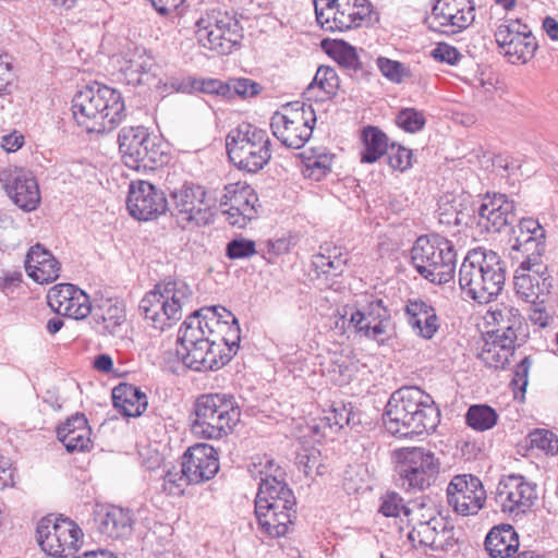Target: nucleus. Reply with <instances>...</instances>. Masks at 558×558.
<instances>
[{"instance_id":"obj_1","label":"nucleus","mask_w":558,"mask_h":558,"mask_svg":"<svg viewBox=\"0 0 558 558\" xmlns=\"http://www.w3.org/2000/svg\"><path fill=\"white\" fill-rule=\"evenodd\" d=\"M439 420L440 413L432 397L417 387L395 391L384 413L387 432L401 438L434 430Z\"/></svg>"},{"instance_id":"obj_2","label":"nucleus","mask_w":558,"mask_h":558,"mask_svg":"<svg viewBox=\"0 0 558 558\" xmlns=\"http://www.w3.org/2000/svg\"><path fill=\"white\" fill-rule=\"evenodd\" d=\"M192 292L185 283L170 282L162 291L159 286L142 299L145 333L150 342L145 347L147 357L159 359L157 352L165 347L163 331L172 326L182 316V308L191 301Z\"/></svg>"},{"instance_id":"obj_3","label":"nucleus","mask_w":558,"mask_h":558,"mask_svg":"<svg viewBox=\"0 0 558 558\" xmlns=\"http://www.w3.org/2000/svg\"><path fill=\"white\" fill-rule=\"evenodd\" d=\"M124 111L120 92L98 82L86 85L72 99L73 117L88 133L114 130L123 120Z\"/></svg>"},{"instance_id":"obj_4","label":"nucleus","mask_w":558,"mask_h":558,"mask_svg":"<svg viewBox=\"0 0 558 558\" xmlns=\"http://www.w3.org/2000/svg\"><path fill=\"white\" fill-rule=\"evenodd\" d=\"M506 282V264L494 251L476 247L468 252L459 269V286L480 304L494 301Z\"/></svg>"},{"instance_id":"obj_5","label":"nucleus","mask_w":558,"mask_h":558,"mask_svg":"<svg viewBox=\"0 0 558 558\" xmlns=\"http://www.w3.org/2000/svg\"><path fill=\"white\" fill-rule=\"evenodd\" d=\"M205 310L195 311L185 318L177 339L180 345L177 353L183 364L197 372L218 369L230 361V355L219 354L213 347L215 340L208 335L211 327L206 323Z\"/></svg>"},{"instance_id":"obj_6","label":"nucleus","mask_w":558,"mask_h":558,"mask_svg":"<svg viewBox=\"0 0 558 558\" xmlns=\"http://www.w3.org/2000/svg\"><path fill=\"white\" fill-rule=\"evenodd\" d=\"M411 260L422 277L433 283L444 284L453 278L457 253L452 242L445 236L426 234L414 242Z\"/></svg>"},{"instance_id":"obj_7","label":"nucleus","mask_w":558,"mask_h":558,"mask_svg":"<svg viewBox=\"0 0 558 558\" xmlns=\"http://www.w3.org/2000/svg\"><path fill=\"white\" fill-rule=\"evenodd\" d=\"M194 413L192 432L206 439H220L227 436L233 430L241 416V410L234 398L220 393L203 395L197 398Z\"/></svg>"},{"instance_id":"obj_8","label":"nucleus","mask_w":558,"mask_h":558,"mask_svg":"<svg viewBox=\"0 0 558 558\" xmlns=\"http://www.w3.org/2000/svg\"><path fill=\"white\" fill-rule=\"evenodd\" d=\"M230 161L239 169L257 172L271 158L270 138L267 131L251 123H241L226 137Z\"/></svg>"},{"instance_id":"obj_9","label":"nucleus","mask_w":558,"mask_h":558,"mask_svg":"<svg viewBox=\"0 0 558 558\" xmlns=\"http://www.w3.org/2000/svg\"><path fill=\"white\" fill-rule=\"evenodd\" d=\"M198 43L219 54H229L241 44L243 28L238 19L219 8L206 10L195 22Z\"/></svg>"},{"instance_id":"obj_10","label":"nucleus","mask_w":558,"mask_h":558,"mask_svg":"<svg viewBox=\"0 0 558 558\" xmlns=\"http://www.w3.org/2000/svg\"><path fill=\"white\" fill-rule=\"evenodd\" d=\"M316 114L311 105L295 101L282 107L270 121L274 136L286 147L302 148L312 137Z\"/></svg>"},{"instance_id":"obj_11","label":"nucleus","mask_w":558,"mask_h":558,"mask_svg":"<svg viewBox=\"0 0 558 558\" xmlns=\"http://www.w3.org/2000/svg\"><path fill=\"white\" fill-rule=\"evenodd\" d=\"M440 471L435 453L422 447L402 448L397 451L399 485L407 492L428 488Z\"/></svg>"},{"instance_id":"obj_12","label":"nucleus","mask_w":558,"mask_h":558,"mask_svg":"<svg viewBox=\"0 0 558 558\" xmlns=\"http://www.w3.org/2000/svg\"><path fill=\"white\" fill-rule=\"evenodd\" d=\"M316 21L326 32L357 28L371 19L368 0H313Z\"/></svg>"},{"instance_id":"obj_13","label":"nucleus","mask_w":558,"mask_h":558,"mask_svg":"<svg viewBox=\"0 0 558 558\" xmlns=\"http://www.w3.org/2000/svg\"><path fill=\"white\" fill-rule=\"evenodd\" d=\"M495 39L500 53L513 64L530 61L538 47L531 28L520 20L500 23L495 31Z\"/></svg>"},{"instance_id":"obj_14","label":"nucleus","mask_w":558,"mask_h":558,"mask_svg":"<svg viewBox=\"0 0 558 558\" xmlns=\"http://www.w3.org/2000/svg\"><path fill=\"white\" fill-rule=\"evenodd\" d=\"M512 258L519 262L513 275L517 295L529 303H535L546 296L551 289V276L542 258L520 259L518 255H513Z\"/></svg>"},{"instance_id":"obj_15","label":"nucleus","mask_w":558,"mask_h":558,"mask_svg":"<svg viewBox=\"0 0 558 558\" xmlns=\"http://www.w3.org/2000/svg\"><path fill=\"white\" fill-rule=\"evenodd\" d=\"M171 215L182 229L205 226L210 222L211 213L205 205L206 191L201 185H183L171 194Z\"/></svg>"},{"instance_id":"obj_16","label":"nucleus","mask_w":558,"mask_h":558,"mask_svg":"<svg viewBox=\"0 0 558 558\" xmlns=\"http://www.w3.org/2000/svg\"><path fill=\"white\" fill-rule=\"evenodd\" d=\"M220 206L225 207L222 215L229 225L244 228L258 215V196L246 183H230L225 186Z\"/></svg>"},{"instance_id":"obj_17","label":"nucleus","mask_w":558,"mask_h":558,"mask_svg":"<svg viewBox=\"0 0 558 558\" xmlns=\"http://www.w3.org/2000/svg\"><path fill=\"white\" fill-rule=\"evenodd\" d=\"M536 500V485L526 481L522 475H506L497 486L496 501L501 511L512 518H518L530 511Z\"/></svg>"},{"instance_id":"obj_18","label":"nucleus","mask_w":558,"mask_h":558,"mask_svg":"<svg viewBox=\"0 0 558 558\" xmlns=\"http://www.w3.org/2000/svg\"><path fill=\"white\" fill-rule=\"evenodd\" d=\"M474 19L475 7L472 0H437L428 21L432 29L453 35L468 28Z\"/></svg>"},{"instance_id":"obj_19","label":"nucleus","mask_w":558,"mask_h":558,"mask_svg":"<svg viewBox=\"0 0 558 558\" xmlns=\"http://www.w3.org/2000/svg\"><path fill=\"white\" fill-rule=\"evenodd\" d=\"M447 501L461 515L476 514L486 501L482 481L472 474H459L447 486Z\"/></svg>"},{"instance_id":"obj_20","label":"nucleus","mask_w":558,"mask_h":558,"mask_svg":"<svg viewBox=\"0 0 558 558\" xmlns=\"http://www.w3.org/2000/svg\"><path fill=\"white\" fill-rule=\"evenodd\" d=\"M205 318L211 327L208 335L215 340L213 347L219 354L230 355L236 353L241 341V329L235 316L222 306H210L205 310Z\"/></svg>"},{"instance_id":"obj_21","label":"nucleus","mask_w":558,"mask_h":558,"mask_svg":"<svg viewBox=\"0 0 558 558\" xmlns=\"http://www.w3.org/2000/svg\"><path fill=\"white\" fill-rule=\"evenodd\" d=\"M349 323L357 333L378 344H384L392 336L390 313L381 300L372 301L363 310L352 312Z\"/></svg>"},{"instance_id":"obj_22","label":"nucleus","mask_w":558,"mask_h":558,"mask_svg":"<svg viewBox=\"0 0 558 558\" xmlns=\"http://www.w3.org/2000/svg\"><path fill=\"white\" fill-rule=\"evenodd\" d=\"M0 181L9 197L24 211H33L40 204V192L34 174L25 169L3 171Z\"/></svg>"},{"instance_id":"obj_23","label":"nucleus","mask_w":558,"mask_h":558,"mask_svg":"<svg viewBox=\"0 0 558 558\" xmlns=\"http://www.w3.org/2000/svg\"><path fill=\"white\" fill-rule=\"evenodd\" d=\"M181 466L190 484L209 481L219 470L218 453L208 444H196L183 454Z\"/></svg>"},{"instance_id":"obj_24","label":"nucleus","mask_w":558,"mask_h":558,"mask_svg":"<svg viewBox=\"0 0 558 558\" xmlns=\"http://www.w3.org/2000/svg\"><path fill=\"white\" fill-rule=\"evenodd\" d=\"M48 304L56 313L74 319H84L92 313L89 296L71 283L52 287L47 295Z\"/></svg>"},{"instance_id":"obj_25","label":"nucleus","mask_w":558,"mask_h":558,"mask_svg":"<svg viewBox=\"0 0 558 558\" xmlns=\"http://www.w3.org/2000/svg\"><path fill=\"white\" fill-rule=\"evenodd\" d=\"M412 523V530L409 532V539L413 544L429 547L434 550H445L451 546L453 535L452 529L441 517H437L435 511H430L428 520L420 518L409 519Z\"/></svg>"},{"instance_id":"obj_26","label":"nucleus","mask_w":558,"mask_h":558,"mask_svg":"<svg viewBox=\"0 0 558 558\" xmlns=\"http://www.w3.org/2000/svg\"><path fill=\"white\" fill-rule=\"evenodd\" d=\"M513 243L511 250L521 254V259L535 260L542 258L545 252V231L533 218H522L512 230Z\"/></svg>"},{"instance_id":"obj_27","label":"nucleus","mask_w":558,"mask_h":558,"mask_svg":"<svg viewBox=\"0 0 558 558\" xmlns=\"http://www.w3.org/2000/svg\"><path fill=\"white\" fill-rule=\"evenodd\" d=\"M477 214L478 225L488 232H499L502 227L515 220L514 203L505 194L487 195L478 207Z\"/></svg>"},{"instance_id":"obj_28","label":"nucleus","mask_w":558,"mask_h":558,"mask_svg":"<svg viewBox=\"0 0 558 558\" xmlns=\"http://www.w3.org/2000/svg\"><path fill=\"white\" fill-rule=\"evenodd\" d=\"M294 508L274 504H255L258 529L269 537H281L288 533L294 518Z\"/></svg>"},{"instance_id":"obj_29","label":"nucleus","mask_w":558,"mask_h":558,"mask_svg":"<svg viewBox=\"0 0 558 558\" xmlns=\"http://www.w3.org/2000/svg\"><path fill=\"white\" fill-rule=\"evenodd\" d=\"M97 530L107 538H121L130 534L132 520L129 510L117 506H102L95 510Z\"/></svg>"},{"instance_id":"obj_30","label":"nucleus","mask_w":558,"mask_h":558,"mask_svg":"<svg viewBox=\"0 0 558 558\" xmlns=\"http://www.w3.org/2000/svg\"><path fill=\"white\" fill-rule=\"evenodd\" d=\"M25 269L34 281L44 284L59 278L60 264L49 251L36 244L26 255Z\"/></svg>"},{"instance_id":"obj_31","label":"nucleus","mask_w":558,"mask_h":558,"mask_svg":"<svg viewBox=\"0 0 558 558\" xmlns=\"http://www.w3.org/2000/svg\"><path fill=\"white\" fill-rule=\"evenodd\" d=\"M409 325L423 339L429 340L439 328L436 310L422 300H410L405 306Z\"/></svg>"},{"instance_id":"obj_32","label":"nucleus","mask_w":558,"mask_h":558,"mask_svg":"<svg viewBox=\"0 0 558 558\" xmlns=\"http://www.w3.org/2000/svg\"><path fill=\"white\" fill-rule=\"evenodd\" d=\"M519 545V535L509 524L493 527L485 538V548L492 558H514Z\"/></svg>"},{"instance_id":"obj_33","label":"nucleus","mask_w":558,"mask_h":558,"mask_svg":"<svg viewBox=\"0 0 558 558\" xmlns=\"http://www.w3.org/2000/svg\"><path fill=\"white\" fill-rule=\"evenodd\" d=\"M515 342L510 338L500 337L496 332H488L478 353L481 361L492 368H504L512 356Z\"/></svg>"},{"instance_id":"obj_34","label":"nucleus","mask_w":558,"mask_h":558,"mask_svg":"<svg viewBox=\"0 0 558 558\" xmlns=\"http://www.w3.org/2000/svg\"><path fill=\"white\" fill-rule=\"evenodd\" d=\"M93 322L96 332L116 336L125 322V313L118 303L106 300L94 312Z\"/></svg>"},{"instance_id":"obj_35","label":"nucleus","mask_w":558,"mask_h":558,"mask_svg":"<svg viewBox=\"0 0 558 558\" xmlns=\"http://www.w3.org/2000/svg\"><path fill=\"white\" fill-rule=\"evenodd\" d=\"M255 504H274L294 508L295 497L289 486L275 476L262 478Z\"/></svg>"},{"instance_id":"obj_36","label":"nucleus","mask_w":558,"mask_h":558,"mask_svg":"<svg viewBox=\"0 0 558 558\" xmlns=\"http://www.w3.org/2000/svg\"><path fill=\"white\" fill-rule=\"evenodd\" d=\"M488 317L498 326V328L492 332H496L502 338H510L513 342L517 341V331L522 327L523 320L518 308L508 304H498L495 308L487 312V318Z\"/></svg>"},{"instance_id":"obj_37","label":"nucleus","mask_w":558,"mask_h":558,"mask_svg":"<svg viewBox=\"0 0 558 558\" xmlns=\"http://www.w3.org/2000/svg\"><path fill=\"white\" fill-rule=\"evenodd\" d=\"M72 424L76 429L68 427H58L57 435L69 452L83 451L88 448L90 442V428L84 414L76 413L72 415Z\"/></svg>"},{"instance_id":"obj_38","label":"nucleus","mask_w":558,"mask_h":558,"mask_svg":"<svg viewBox=\"0 0 558 558\" xmlns=\"http://www.w3.org/2000/svg\"><path fill=\"white\" fill-rule=\"evenodd\" d=\"M361 161L374 163L388 153V137L377 126H366L362 132Z\"/></svg>"},{"instance_id":"obj_39","label":"nucleus","mask_w":558,"mask_h":558,"mask_svg":"<svg viewBox=\"0 0 558 558\" xmlns=\"http://www.w3.org/2000/svg\"><path fill=\"white\" fill-rule=\"evenodd\" d=\"M168 201L162 190L142 180V220H153L166 214Z\"/></svg>"},{"instance_id":"obj_40","label":"nucleus","mask_w":558,"mask_h":558,"mask_svg":"<svg viewBox=\"0 0 558 558\" xmlns=\"http://www.w3.org/2000/svg\"><path fill=\"white\" fill-rule=\"evenodd\" d=\"M114 409L124 417L140 416V388L121 383L112 389Z\"/></svg>"},{"instance_id":"obj_41","label":"nucleus","mask_w":558,"mask_h":558,"mask_svg":"<svg viewBox=\"0 0 558 558\" xmlns=\"http://www.w3.org/2000/svg\"><path fill=\"white\" fill-rule=\"evenodd\" d=\"M119 149L124 165L133 170L140 169V128L125 126L119 133Z\"/></svg>"},{"instance_id":"obj_42","label":"nucleus","mask_w":558,"mask_h":558,"mask_svg":"<svg viewBox=\"0 0 558 558\" xmlns=\"http://www.w3.org/2000/svg\"><path fill=\"white\" fill-rule=\"evenodd\" d=\"M53 530L63 547L65 556L80 547L83 537L82 529L68 518L52 520Z\"/></svg>"},{"instance_id":"obj_43","label":"nucleus","mask_w":558,"mask_h":558,"mask_svg":"<svg viewBox=\"0 0 558 558\" xmlns=\"http://www.w3.org/2000/svg\"><path fill=\"white\" fill-rule=\"evenodd\" d=\"M142 168L156 170L168 162V155L165 151L163 143L157 136H145L142 138Z\"/></svg>"},{"instance_id":"obj_44","label":"nucleus","mask_w":558,"mask_h":558,"mask_svg":"<svg viewBox=\"0 0 558 558\" xmlns=\"http://www.w3.org/2000/svg\"><path fill=\"white\" fill-rule=\"evenodd\" d=\"M37 541L41 549L50 556H65L63 547L58 539L57 533L52 526L51 518H43L37 524Z\"/></svg>"},{"instance_id":"obj_45","label":"nucleus","mask_w":558,"mask_h":558,"mask_svg":"<svg viewBox=\"0 0 558 558\" xmlns=\"http://www.w3.org/2000/svg\"><path fill=\"white\" fill-rule=\"evenodd\" d=\"M466 424L477 432L493 428L497 424L496 411L487 404L471 405L465 414Z\"/></svg>"},{"instance_id":"obj_46","label":"nucleus","mask_w":558,"mask_h":558,"mask_svg":"<svg viewBox=\"0 0 558 558\" xmlns=\"http://www.w3.org/2000/svg\"><path fill=\"white\" fill-rule=\"evenodd\" d=\"M179 89L182 92L199 90L205 94L228 96L231 92V85L216 78H189L186 82L181 84Z\"/></svg>"},{"instance_id":"obj_47","label":"nucleus","mask_w":558,"mask_h":558,"mask_svg":"<svg viewBox=\"0 0 558 558\" xmlns=\"http://www.w3.org/2000/svg\"><path fill=\"white\" fill-rule=\"evenodd\" d=\"M339 77L335 69L322 65L316 71L313 82L308 86V90L318 87L326 96H332L339 88Z\"/></svg>"},{"instance_id":"obj_48","label":"nucleus","mask_w":558,"mask_h":558,"mask_svg":"<svg viewBox=\"0 0 558 558\" xmlns=\"http://www.w3.org/2000/svg\"><path fill=\"white\" fill-rule=\"evenodd\" d=\"M120 80L128 85H140V57L136 52L130 57L122 56L118 60Z\"/></svg>"},{"instance_id":"obj_49","label":"nucleus","mask_w":558,"mask_h":558,"mask_svg":"<svg viewBox=\"0 0 558 558\" xmlns=\"http://www.w3.org/2000/svg\"><path fill=\"white\" fill-rule=\"evenodd\" d=\"M376 63L380 73L392 83L400 84L410 76V70L399 61L379 57Z\"/></svg>"},{"instance_id":"obj_50","label":"nucleus","mask_w":558,"mask_h":558,"mask_svg":"<svg viewBox=\"0 0 558 558\" xmlns=\"http://www.w3.org/2000/svg\"><path fill=\"white\" fill-rule=\"evenodd\" d=\"M530 444L547 454L558 453V437L549 429L536 428L529 434Z\"/></svg>"},{"instance_id":"obj_51","label":"nucleus","mask_w":558,"mask_h":558,"mask_svg":"<svg viewBox=\"0 0 558 558\" xmlns=\"http://www.w3.org/2000/svg\"><path fill=\"white\" fill-rule=\"evenodd\" d=\"M425 123L426 120L423 112L415 108H404L397 116V124L409 133L421 131Z\"/></svg>"},{"instance_id":"obj_52","label":"nucleus","mask_w":558,"mask_h":558,"mask_svg":"<svg viewBox=\"0 0 558 558\" xmlns=\"http://www.w3.org/2000/svg\"><path fill=\"white\" fill-rule=\"evenodd\" d=\"M385 517H398L403 512L410 517L411 509L407 508L403 499L397 493H387L380 498V506L378 510Z\"/></svg>"},{"instance_id":"obj_53","label":"nucleus","mask_w":558,"mask_h":558,"mask_svg":"<svg viewBox=\"0 0 558 558\" xmlns=\"http://www.w3.org/2000/svg\"><path fill=\"white\" fill-rule=\"evenodd\" d=\"M255 242L247 239H234L227 244L226 254L230 259L251 257L256 254Z\"/></svg>"},{"instance_id":"obj_54","label":"nucleus","mask_w":558,"mask_h":558,"mask_svg":"<svg viewBox=\"0 0 558 558\" xmlns=\"http://www.w3.org/2000/svg\"><path fill=\"white\" fill-rule=\"evenodd\" d=\"M190 484L187 477L180 471H168L162 476L161 488L171 496H180L184 492V486Z\"/></svg>"},{"instance_id":"obj_55","label":"nucleus","mask_w":558,"mask_h":558,"mask_svg":"<svg viewBox=\"0 0 558 558\" xmlns=\"http://www.w3.org/2000/svg\"><path fill=\"white\" fill-rule=\"evenodd\" d=\"M330 365L327 368L331 374L332 379L337 381H344L351 376V361L348 356L333 353L329 357Z\"/></svg>"},{"instance_id":"obj_56","label":"nucleus","mask_w":558,"mask_h":558,"mask_svg":"<svg viewBox=\"0 0 558 558\" xmlns=\"http://www.w3.org/2000/svg\"><path fill=\"white\" fill-rule=\"evenodd\" d=\"M347 262L348 259L329 260L323 254H315L312 260L316 271L327 276L341 275L345 269Z\"/></svg>"},{"instance_id":"obj_57","label":"nucleus","mask_w":558,"mask_h":558,"mask_svg":"<svg viewBox=\"0 0 558 558\" xmlns=\"http://www.w3.org/2000/svg\"><path fill=\"white\" fill-rule=\"evenodd\" d=\"M332 166V156L328 154H323L314 158H308L306 163V169L308 171V177L314 178L315 180H319L322 177L326 175Z\"/></svg>"},{"instance_id":"obj_58","label":"nucleus","mask_w":558,"mask_h":558,"mask_svg":"<svg viewBox=\"0 0 558 558\" xmlns=\"http://www.w3.org/2000/svg\"><path fill=\"white\" fill-rule=\"evenodd\" d=\"M411 151L403 147L395 146L391 147V151L388 155V163L395 170L403 171L411 166Z\"/></svg>"},{"instance_id":"obj_59","label":"nucleus","mask_w":558,"mask_h":558,"mask_svg":"<svg viewBox=\"0 0 558 558\" xmlns=\"http://www.w3.org/2000/svg\"><path fill=\"white\" fill-rule=\"evenodd\" d=\"M151 8L162 16H169L172 13L181 14L180 8L185 0H146Z\"/></svg>"},{"instance_id":"obj_60","label":"nucleus","mask_w":558,"mask_h":558,"mask_svg":"<svg viewBox=\"0 0 558 558\" xmlns=\"http://www.w3.org/2000/svg\"><path fill=\"white\" fill-rule=\"evenodd\" d=\"M338 62L344 69L357 74L362 71L361 62L354 48L349 47L339 53Z\"/></svg>"},{"instance_id":"obj_61","label":"nucleus","mask_w":558,"mask_h":558,"mask_svg":"<svg viewBox=\"0 0 558 558\" xmlns=\"http://www.w3.org/2000/svg\"><path fill=\"white\" fill-rule=\"evenodd\" d=\"M228 84L235 94L242 97H251L258 94V84L250 78H235L231 80Z\"/></svg>"},{"instance_id":"obj_62","label":"nucleus","mask_w":558,"mask_h":558,"mask_svg":"<svg viewBox=\"0 0 558 558\" xmlns=\"http://www.w3.org/2000/svg\"><path fill=\"white\" fill-rule=\"evenodd\" d=\"M433 57L441 62H447L448 64H456L461 54L457 48L447 45L439 44L433 51Z\"/></svg>"},{"instance_id":"obj_63","label":"nucleus","mask_w":558,"mask_h":558,"mask_svg":"<svg viewBox=\"0 0 558 558\" xmlns=\"http://www.w3.org/2000/svg\"><path fill=\"white\" fill-rule=\"evenodd\" d=\"M531 360L529 356H525L522 359V361L517 365L512 378V385L521 389L522 391L525 390V387L527 385V375L531 367Z\"/></svg>"},{"instance_id":"obj_64","label":"nucleus","mask_w":558,"mask_h":558,"mask_svg":"<svg viewBox=\"0 0 558 558\" xmlns=\"http://www.w3.org/2000/svg\"><path fill=\"white\" fill-rule=\"evenodd\" d=\"M532 307L530 310V320L539 327H546L549 325V322L551 317L546 312L544 305H543V298L538 301H535V303H532Z\"/></svg>"}]
</instances>
